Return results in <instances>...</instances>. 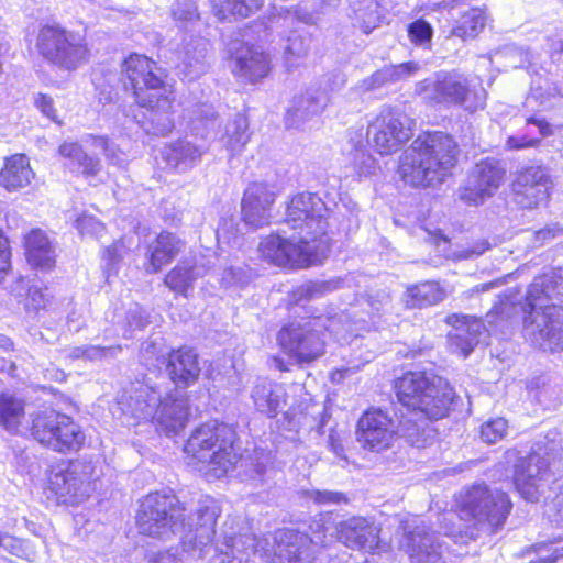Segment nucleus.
<instances>
[{
  "label": "nucleus",
  "instance_id": "nucleus-45",
  "mask_svg": "<svg viewBox=\"0 0 563 563\" xmlns=\"http://www.w3.org/2000/svg\"><path fill=\"white\" fill-rule=\"evenodd\" d=\"M191 123L194 130L199 132L205 130L207 134L213 132L219 134L217 128L219 126V113L214 110L212 104L200 103L192 110Z\"/></svg>",
  "mask_w": 563,
  "mask_h": 563
},
{
  "label": "nucleus",
  "instance_id": "nucleus-46",
  "mask_svg": "<svg viewBox=\"0 0 563 563\" xmlns=\"http://www.w3.org/2000/svg\"><path fill=\"white\" fill-rule=\"evenodd\" d=\"M527 123L533 124L538 128L540 137H528L527 135L509 136L506 141L507 148L518 151L528 147H536L539 145L541 137L551 133L550 125L543 119L531 117L527 120Z\"/></svg>",
  "mask_w": 563,
  "mask_h": 563
},
{
  "label": "nucleus",
  "instance_id": "nucleus-64",
  "mask_svg": "<svg viewBox=\"0 0 563 563\" xmlns=\"http://www.w3.org/2000/svg\"><path fill=\"white\" fill-rule=\"evenodd\" d=\"M548 517L553 525L563 527V492L553 499Z\"/></svg>",
  "mask_w": 563,
  "mask_h": 563
},
{
  "label": "nucleus",
  "instance_id": "nucleus-25",
  "mask_svg": "<svg viewBox=\"0 0 563 563\" xmlns=\"http://www.w3.org/2000/svg\"><path fill=\"white\" fill-rule=\"evenodd\" d=\"M277 552L275 563H312L316 547L321 542L292 529L276 531Z\"/></svg>",
  "mask_w": 563,
  "mask_h": 563
},
{
  "label": "nucleus",
  "instance_id": "nucleus-15",
  "mask_svg": "<svg viewBox=\"0 0 563 563\" xmlns=\"http://www.w3.org/2000/svg\"><path fill=\"white\" fill-rule=\"evenodd\" d=\"M48 488L63 504L76 505L86 500L97 489V476L91 462L75 460L52 467Z\"/></svg>",
  "mask_w": 563,
  "mask_h": 563
},
{
  "label": "nucleus",
  "instance_id": "nucleus-1",
  "mask_svg": "<svg viewBox=\"0 0 563 563\" xmlns=\"http://www.w3.org/2000/svg\"><path fill=\"white\" fill-rule=\"evenodd\" d=\"M219 514L217 503L208 498L199 504L194 515L188 516L174 494L155 492L142 499L136 526L141 534L162 541L179 536L183 552L199 560L212 548Z\"/></svg>",
  "mask_w": 563,
  "mask_h": 563
},
{
  "label": "nucleus",
  "instance_id": "nucleus-61",
  "mask_svg": "<svg viewBox=\"0 0 563 563\" xmlns=\"http://www.w3.org/2000/svg\"><path fill=\"white\" fill-rule=\"evenodd\" d=\"M161 347L153 341L144 342L141 346V356L147 365L159 366L163 358Z\"/></svg>",
  "mask_w": 563,
  "mask_h": 563
},
{
  "label": "nucleus",
  "instance_id": "nucleus-38",
  "mask_svg": "<svg viewBox=\"0 0 563 563\" xmlns=\"http://www.w3.org/2000/svg\"><path fill=\"white\" fill-rule=\"evenodd\" d=\"M446 291L440 284H412L404 294L407 308H423L442 301Z\"/></svg>",
  "mask_w": 563,
  "mask_h": 563
},
{
  "label": "nucleus",
  "instance_id": "nucleus-32",
  "mask_svg": "<svg viewBox=\"0 0 563 563\" xmlns=\"http://www.w3.org/2000/svg\"><path fill=\"white\" fill-rule=\"evenodd\" d=\"M58 154L67 159V166L85 178L96 177L101 170L100 159L89 155L77 142L65 141L58 147Z\"/></svg>",
  "mask_w": 563,
  "mask_h": 563
},
{
  "label": "nucleus",
  "instance_id": "nucleus-30",
  "mask_svg": "<svg viewBox=\"0 0 563 563\" xmlns=\"http://www.w3.org/2000/svg\"><path fill=\"white\" fill-rule=\"evenodd\" d=\"M27 263L42 271H49L55 265V246L41 229L30 231L24 238Z\"/></svg>",
  "mask_w": 563,
  "mask_h": 563
},
{
  "label": "nucleus",
  "instance_id": "nucleus-18",
  "mask_svg": "<svg viewBox=\"0 0 563 563\" xmlns=\"http://www.w3.org/2000/svg\"><path fill=\"white\" fill-rule=\"evenodd\" d=\"M505 175L506 169L499 161L485 158L478 162L460 189V198L474 206L484 203L497 192Z\"/></svg>",
  "mask_w": 563,
  "mask_h": 563
},
{
  "label": "nucleus",
  "instance_id": "nucleus-39",
  "mask_svg": "<svg viewBox=\"0 0 563 563\" xmlns=\"http://www.w3.org/2000/svg\"><path fill=\"white\" fill-rule=\"evenodd\" d=\"M311 38L306 32L291 31L284 46V63L288 70L299 67L310 51Z\"/></svg>",
  "mask_w": 563,
  "mask_h": 563
},
{
  "label": "nucleus",
  "instance_id": "nucleus-34",
  "mask_svg": "<svg viewBox=\"0 0 563 563\" xmlns=\"http://www.w3.org/2000/svg\"><path fill=\"white\" fill-rule=\"evenodd\" d=\"M420 66L416 62H407L398 65H388L372 74L360 82V89L363 91H373L380 87L406 79L419 70Z\"/></svg>",
  "mask_w": 563,
  "mask_h": 563
},
{
  "label": "nucleus",
  "instance_id": "nucleus-23",
  "mask_svg": "<svg viewBox=\"0 0 563 563\" xmlns=\"http://www.w3.org/2000/svg\"><path fill=\"white\" fill-rule=\"evenodd\" d=\"M164 391L161 385L147 378L144 383L133 387L125 399H122V410L136 420L154 423L159 409Z\"/></svg>",
  "mask_w": 563,
  "mask_h": 563
},
{
  "label": "nucleus",
  "instance_id": "nucleus-12",
  "mask_svg": "<svg viewBox=\"0 0 563 563\" xmlns=\"http://www.w3.org/2000/svg\"><path fill=\"white\" fill-rule=\"evenodd\" d=\"M416 93L429 103L459 104L471 112L483 108L486 100L482 87L471 88L468 79L454 71H440L432 78L419 81Z\"/></svg>",
  "mask_w": 563,
  "mask_h": 563
},
{
  "label": "nucleus",
  "instance_id": "nucleus-16",
  "mask_svg": "<svg viewBox=\"0 0 563 563\" xmlns=\"http://www.w3.org/2000/svg\"><path fill=\"white\" fill-rule=\"evenodd\" d=\"M258 251L265 261L282 267H306L327 257L324 242L308 245L299 242L294 233L288 238L271 234L260 243Z\"/></svg>",
  "mask_w": 563,
  "mask_h": 563
},
{
  "label": "nucleus",
  "instance_id": "nucleus-44",
  "mask_svg": "<svg viewBox=\"0 0 563 563\" xmlns=\"http://www.w3.org/2000/svg\"><path fill=\"white\" fill-rule=\"evenodd\" d=\"M170 14L178 29L189 31L200 22V13L195 0H175Z\"/></svg>",
  "mask_w": 563,
  "mask_h": 563
},
{
  "label": "nucleus",
  "instance_id": "nucleus-2",
  "mask_svg": "<svg viewBox=\"0 0 563 563\" xmlns=\"http://www.w3.org/2000/svg\"><path fill=\"white\" fill-rule=\"evenodd\" d=\"M325 284H299L287 290L286 308L294 309L298 318L289 320L282 325L276 334L280 350L297 364H308L324 353L325 331L334 333L339 340L349 341L362 336L368 331L367 322L363 319H352L350 314L342 313L333 319L325 320L313 317L306 310V303L322 292Z\"/></svg>",
  "mask_w": 563,
  "mask_h": 563
},
{
  "label": "nucleus",
  "instance_id": "nucleus-60",
  "mask_svg": "<svg viewBox=\"0 0 563 563\" xmlns=\"http://www.w3.org/2000/svg\"><path fill=\"white\" fill-rule=\"evenodd\" d=\"M0 548L5 550L8 553L21 559H24L27 555L24 541L9 533H3L0 541Z\"/></svg>",
  "mask_w": 563,
  "mask_h": 563
},
{
  "label": "nucleus",
  "instance_id": "nucleus-22",
  "mask_svg": "<svg viewBox=\"0 0 563 563\" xmlns=\"http://www.w3.org/2000/svg\"><path fill=\"white\" fill-rule=\"evenodd\" d=\"M445 323L451 327L448 332L449 349L452 353L467 357L479 343L484 323L475 316L452 313Z\"/></svg>",
  "mask_w": 563,
  "mask_h": 563
},
{
  "label": "nucleus",
  "instance_id": "nucleus-40",
  "mask_svg": "<svg viewBox=\"0 0 563 563\" xmlns=\"http://www.w3.org/2000/svg\"><path fill=\"white\" fill-rule=\"evenodd\" d=\"M211 4L214 15L222 21L250 16L263 5V0H211Z\"/></svg>",
  "mask_w": 563,
  "mask_h": 563
},
{
  "label": "nucleus",
  "instance_id": "nucleus-50",
  "mask_svg": "<svg viewBox=\"0 0 563 563\" xmlns=\"http://www.w3.org/2000/svg\"><path fill=\"white\" fill-rule=\"evenodd\" d=\"M356 19L362 22L365 33L377 27L380 22L378 4L374 0H363L361 7L355 10Z\"/></svg>",
  "mask_w": 563,
  "mask_h": 563
},
{
  "label": "nucleus",
  "instance_id": "nucleus-48",
  "mask_svg": "<svg viewBox=\"0 0 563 563\" xmlns=\"http://www.w3.org/2000/svg\"><path fill=\"white\" fill-rule=\"evenodd\" d=\"M561 538L547 539L532 545L533 551L539 555L537 560L530 563H555L559 559H563V545L558 547Z\"/></svg>",
  "mask_w": 563,
  "mask_h": 563
},
{
  "label": "nucleus",
  "instance_id": "nucleus-10",
  "mask_svg": "<svg viewBox=\"0 0 563 563\" xmlns=\"http://www.w3.org/2000/svg\"><path fill=\"white\" fill-rule=\"evenodd\" d=\"M433 430L424 421H413L401 412L393 416L380 408L369 409L357 422L356 440L364 449L382 452L388 449L395 437L399 434L411 445L421 448L432 438Z\"/></svg>",
  "mask_w": 563,
  "mask_h": 563
},
{
  "label": "nucleus",
  "instance_id": "nucleus-31",
  "mask_svg": "<svg viewBox=\"0 0 563 563\" xmlns=\"http://www.w3.org/2000/svg\"><path fill=\"white\" fill-rule=\"evenodd\" d=\"M328 103V97L323 91L309 89L294 100L292 107L287 112V124L299 128L301 123L314 115H319Z\"/></svg>",
  "mask_w": 563,
  "mask_h": 563
},
{
  "label": "nucleus",
  "instance_id": "nucleus-51",
  "mask_svg": "<svg viewBox=\"0 0 563 563\" xmlns=\"http://www.w3.org/2000/svg\"><path fill=\"white\" fill-rule=\"evenodd\" d=\"M206 267L203 265L191 264L189 261H183L172 272L173 282H195L203 278Z\"/></svg>",
  "mask_w": 563,
  "mask_h": 563
},
{
  "label": "nucleus",
  "instance_id": "nucleus-36",
  "mask_svg": "<svg viewBox=\"0 0 563 563\" xmlns=\"http://www.w3.org/2000/svg\"><path fill=\"white\" fill-rule=\"evenodd\" d=\"M202 150L186 140H178L164 147L162 155L166 163L178 172H187L201 158Z\"/></svg>",
  "mask_w": 563,
  "mask_h": 563
},
{
  "label": "nucleus",
  "instance_id": "nucleus-24",
  "mask_svg": "<svg viewBox=\"0 0 563 563\" xmlns=\"http://www.w3.org/2000/svg\"><path fill=\"white\" fill-rule=\"evenodd\" d=\"M550 180L541 167H529L518 173L512 184L515 202L523 209H532L547 200Z\"/></svg>",
  "mask_w": 563,
  "mask_h": 563
},
{
  "label": "nucleus",
  "instance_id": "nucleus-58",
  "mask_svg": "<svg viewBox=\"0 0 563 563\" xmlns=\"http://www.w3.org/2000/svg\"><path fill=\"white\" fill-rule=\"evenodd\" d=\"M92 139V144L96 147H99L103 151V154L106 158L113 165H122L124 163V155L122 152H120L112 143L109 142V140L104 136H93L90 135Z\"/></svg>",
  "mask_w": 563,
  "mask_h": 563
},
{
  "label": "nucleus",
  "instance_id": "nucleus-19",
  "mask_svg": "<svg viewBox=\"0 0 563 563\" xmlns=\"http://www.w3.org/2000/svg\"><path fill=\"white\" fill-rule=\"evenodd\" d=\"M400 545L411 563H438L445 549L442 537L423 521L406 528Z\"/></svg>",
  "mask_w": 563,
  "mask_h": 563
},
{
  "label": "nucleus",
  "instance_id": "nucleus-6",
  "mask_svg": "<svg viewBox=\"0 0 563 563\" xmlns=\"http://www.w3.org/2000/svg\"><path fill=\"white\" fill-rule=\"evenodd\" d=\"M457 145L443 132L419 135L402 153L401 179L413 187L441 184L456 163Z\"/></svg>",
  "mask_w": 563,
  "mask_h": 563
},
{
  "label": "nucleus",
  "instance_id": "nucleus-13",
  "mask_svg": "<svg viewBox=\"0 0 563 563\" xmlns=\"http://www.w3.org/2000/svg\"><path fill=\"white\" fill-rule=\"evenodd\" d=\"M31 417V435L43 446L66 454L77 452L84 445L86 435L70 416L46 408Z\"/></svg>",
  "mask_w": 563,
  "mask_h": 563
},
{
  "label": "nucleus",
  "instance_id": "nucleus-52",
  "mask_svg": "<svg viewBox=\"0 0 563 563\" xmlns=\"http://www.w3.org/2000/svg\"><path fill=\"white\" fill-rule=\"evenodd\" d=\"M507 433V421L504 418H496L482 424L481 438L484 442L493 444L504 439Z\"/></svg>",
  "mask_w": 563,
  "mask_h": 563
},
{
  "label": "nucleus",
  "instance_id": "nucleus-43",
  "mask_svg": "<svg viewBox=\"0 0 563 563\" xmlns=\"http://www.w3.org/2000/svg\"><path fill=\"white\" fill-rule=\"evenodd\" d=\"M247 128L249 122L246 117L240 113L235 114L234 118L227 123L221 140L228 150L232 152L241 151L250 137Z\"/></svg>",
  "mask_w": 563,
  "mask_h": 563
},
{
  "label": "nucleus",
  "instance_id": "nucleus-11",
  "mask_svg": "<svg viewBox=\"0 0 563 563\" xmlns=\"http://www.w3.org/2000/svg\"><path fill=\"white\" fill-rule=\"evenodd\" d=\"M329 209L324 201L313 192H300L287 202L283 223L294 230L298 241L308 245L324 242L327 255L330 252L328 238Z\"/></svg>",
  "mask_w": 563,
  "mask_h": 563
},
{
  "label": "nucleus",
  "instance_id": "nucleus-59",
  "mask_svg": "<svg viewBox=\"0 0 563 563\" xmlns=\"http://www.w3.org/2000/svg\"><path fill=\"white\" fill-rule=\"evenodd\" d=\"M277 552L276 532L271 536H263L256 538L255 555L265 559H272L275 563Z\"/></svg>",
  "mask_w": 563,
  "mask_h": 563
},
{
  "label": "nucleus",
  "instance_id": "nucleus-9",
  "mask_svg": "<svg viewBox=\"0 0 563 563\" xmlns=\"http://www.w3.org/2000/svg\"><path fill=\"white\" fill-rule=\"evenodd\" d=\"M462 514L473 521L472 526L445 531L455 543L476 540L481 533L492 534L505 523L512 504L508 495L497 488L478 484L472 486L461 503Z\"/></svg>",
  "mask_w": 563,
  "mask_h": 563
},
{
  "label": "nucleus",
  "instance_id": "nucleus-63",
  "mask_svg": "<svg viewBox=\"0 0 563 563\" xmlns=\"http://www.w3.org/2000/svg\"><path fill=\"white\" fill-rule=\"evenodd\" d=\"M239 238V229L234 223L233 219H223L221 224L217 230V239L218 241H222L223 243H235Z\"/></svg>",
  "mask_w": 563,
  "mask_h": 563
},
{
  "label": "nucleus",
  "instance_id": "nucleus-47",
  "mask_svg": "<svg viewBox=\"0 0 563 563\" xmlns=\"http://www.w3.org/2000/svg\"><path fill=\"white\" fill-rule=\"evenodd\" d=\"M124 253L125 246L121 241L114 242L106 249L102 257V267L107 282L111 278L118 277V273L121 267V260Z\"/></svg>",
  "mask_w": 563,
  "mask_h": 563
},
{
  "label": "nucleus",
  "instance_id": "nucleus-5",
  "mask_svg": "<svg viewBox=\"0 0 563 563\" xmlns=\"http://www.w3.org/2000/svg\"><path fill=\"white\" fill-rule=\"evenodd\" d=\"M122 81L133 91L136 103L151 111V122H139L147 134L167 135L174 129L170 114L175 96L164 80V71L144 55L132 54L122 64Z\"/></svg>",
  "mask_w": 563,
  "mask_h": 563
},
{
  "label": "nucleus",
  "instance_id": "nucleus-26",
  "mask_svg": "<svg viewBox=\"0 0 563 563\" xmlns=\"http://www.w3.org/2000/svg\"><path fill=\"white\" fill-rule=\"evenodd\" d=\"M162 365H165L170 380L180 388L195 384L200 375L201 367L198 354L187 347H181L166 355H162Z\"/></svg>",
  "mask_w": 563,
  "mask_h": 563
},
{
  "label": "nucleus",
  "instance_id": "nucleus-49",
  "mask_svg": "<svg viewBox=\"0 0 563 563\" xmlns=\"http://www.w3.org/2000/svg\"><path fill=\"white\" fill-rule=\"evenodd\" d=\"M448 246L449 241L445 238H441L437 241L438 251L443 253V255L446 258L452 260H467L474 256H479L489 249V244L487 241H481L476 243L473 247L462 249L453 252H449Z\"/></svg>",
  "mask_w": 563,
  "mask_h": 563
},
{
  "label": "nucleus",
  "instance_id": "nucleus-62",
  "mask_svg": "<svg viewBox=\"0 0 563 563\" xmlns=\"http://www.w3.org/2000/svg\"><path fill=\"white\" fill-rule=\"evenodd\" d=\"M76 228L85 235H98L103 231V224L92 216H81L76 221Z\"/></svg>",
  "mask_w": 563,
  "mask_h": 563
},
{
  "label": "nucleus",
  "instance_id": "nucleus-28",
  "mask_svg": "<svg viewBox=\"0 0 563 563\" xmlns=\"http://www.w3.org/2000/svg\"><path fill=\"white\" fill-rule=\"evenodd\" d=\"M189 416L188 399L178 390L166 394L161 402L154 423L166 435L176 434L186 426Z\"/></svg>",
  "mask_w": 563,
  "mask_h": 563
},
{
  "label": "nucleus",
  "instance_id": "nucleus-41",
  "mask_svg": "<svg viewBox=\"0 0 563 563\" xmlns=\"http://www.w3.org/2000/svg\"><path fill=\"white\" fill-rule=\"evenodd\" d=\"M486 21L487 16L483 8H471L455 21L451 33L462 40L474 38L483 31Z\"/></svg>",
  "mask_w": 563,
  "mask_h": 563
},
{
  "label": "nucleus",
  "instance_id": "nucleus-33",
  "mask_svg": "<svg viewBox=\"0 0 563 563\" xmlns=\"http://www.w3.org/2000/svg\"><path fill=\"white\" fill-rule=\"evenodd\" d=\"M282 386L266 378H258L251 390V398L257 411L267 417H275L284 401Z\"/></svg>",
  "mask_w": 563,
  "mask_h": 563
},
{
  "label": "nucleus",
  "instance_id": "nucleus-29",
  "mask_svg": "<svg viewBox=\"0 0 563 563\" xmlns=\"http://www.w3.org/2000/svg\"><path fill=\"white\" fill-rule=\"evenodd\" d=\"M186 247L185 241L172 232L163 231L147 247L146 273L159 272L169 264Z\"/></svg>",
  "mask_w": 563,
  "mask_h": 563
},
{
  "label": "nucleus",
  "instance_id": "nucleus-35",
  "mask_svg": "<svg viewBox=\"0 0 563 563\" xmlns=\"http://www.w3.org/2000/svg\"><path fill=\"white\" fill-rule=\"evenodd\" d=\"M209 42L203 37L191 38L184 46L183 71L194 80L208 69Z\"/></svg>",
  "mask_w": 563,
  "mask_h": 563
},
{
  "label": "nucleus",
  "instance_id": "nucleus-4",
  "mask_svg": "<svg viewBox=\"0 0 563 563\" xmlns=\"http://www.w3.org/2000/svg\"><path fill=\"white\" fill-rule=\"evenodd\" d=\"M236 431L230 424L210 421L198 427L188 439L185 451L201 463L210 465L217 477L236 466L246 477L262 476L271 462V454L255 449L245 456H239L235 449Z\"/></svg>",
  "mask_w": 563,
  "mask_h": 563
},
{
  "label": "nucleus",
  "instance_id": "nucleus-14",
  "mask_svg": "<svg viewBox=\"0 0 563 563\" xmlns=\"http://www.w3.org/2000/svg\"><path fill=\"white\" fill-rule=\"evenodd\" d=\"M36 47L48 63L63 70H76L89 59L85 38L79 33L57 26L42 27Z\"/></svg>",
  "mask_w": 563,
  "mask_h": 563
},
{
  "label": "nucleus",
  "instance_id": "nucleus-42",
  "mask_svg": "<svg viewBox=\"0 0 563 563\" xmlns=\"http://www.w3.org/2000/svg\"><path fill=\"white\" fill-rule=\"evenodd\" d=\"M24 416V402L11 394H0V424L9 432H15Z\"/></svg>",
  "mask_w": 563,
  "mask_h": 563
},
{
  "label": "nucleus",
  "instance_id": "nucleus-57",
  "mask_svg": "<svg viewBox=\"0 0 563 563\" xmlns=\"http://www.w3.org/2000/svg\"><path fill=\"white\" fill-rule=\"evenodd\" d=\"M352 163L358 176H367L375 169L374 157L363 148H355Z\"/></svg>",
  "mask_w": 563,
  "mask_h": 563
},
{
  "label": "nucleus",
  "instance_id": "nucleus-3",
  "mask_svg": "<svg viewBox=\"0 0 563 563\" xmlns=\"http://www.w3.org/2000/svg\"><path fill=\"white\" fill-rule=\"evenodd\" d=\"M556 284H528L525 295L509 292L486 316L488 323L496 318L508 319L523 312V335L534 347L544 352L563 351V307L550 302Z\"/></svg>",
  "mask_w": 563,
  "mask_h": 563
},
{
  "label": "nucleus",
  "instance_id": "nucleus-17",
  "mask_svg": "<svg viewBox=\"0 0 563 563\" xmlns=\"http://www.w3.org/2000/svg\"><path fill=\"white\" fill-rule=\"evenodd\" d=\"M415 121L404 111L384 107L367 126L369 144L380 154L397 152L413 135Z\"/></svg>",
  "mask_w": 563,
  "mask_h": 563
},
{
  "label": "nucleus",
  "instance_id": "nucleus-56",
  "mask_svg": "<svg viewBox=\"0 0 563 563\" xmlns=\"http://www.w3.org/2000/svg\"><path fill=\"white\" fill-rule=\"evenodd\" d=\"M432 33V27L423 20H417L408 26L409 37L417 45L428 44L431 41Z\"/></svg>",
  "mask_w": 563,
  "mask_h": 563
},
{
  "label": "nucleus",
  "instance_id": "nucleus-21",
  "mask_svg": "<svg viewBox=\"0 0 563 563\" xmlns=\"http://www.w3.org/2000/svg\"><path fill=\"white\" fill-rule=\"evenodd\" d=\"M229 53L234 63L233 73L250 82L263 79L271 70L268 55L254 45L232 41Z\"/></svg>",
  "mask_w": 563,
  "mask_h": 563
},
{
  "label": "nucleus",
  "instance_id": "nucleus-55",
  "mask_svg": "<svg viewBox=\"0 0 563 563\" xmlns=\"http://www.w3.org/2000/svg\"><path fill=\"white\" fill-rule=\"evenodd\" d=\"M307 498L316 503L317 505H339L346 503L347 498L344 494L333 490H319L310 489L306 492Z\"/></svg>",
  "mask_w": 563,
  "mask_h": 563
},
{
  "label": "nucleus",
  "instance_id": "nucleus-37",
  "mask_svg": "<svg viewBox=\"0 0 563 563\" xmlns=\"http://www.w3.org/2000/svg\"><path fill=\"white\" fill-rule=\"evenodd\" d=\"M33 176L29 158L23 154H15L7 158L0 172V185L8 190H18L29 185Z\"/></svg>",
  "mask_w": 563,
  "mask_h": 563
},
{
  "label": "nucleus",
  "instance_id": "nucleus-7",
  "mask_svg": "<svg viewBox=\"0 0 563 563\" xmlns=\"http://www.w3.org/2000/svg\"><path fill=\"white\" fill-rule=\"evenodd\" d=\"M398 401L413 421L439 420L448 415L455 399L453 387L443 378L423 372H409L395 384Z\"/></svg>",
  "mask_w": 563,
  "mask_h": 563
},
{
  "label": "nucleus",
  "instance_id": "nucleus-54",
  "mask_svg": "<svg viewBox=\"0 0 563 563\" xmlns=\"http://www.w3.org/2000/svg\"><path fill=\"white\" fill-rule=\"evenodd\" d=\"M150 324L148 314L146 311L135 305L130 308L126 312V331L124 333L125 338H132L133 332L136 330H143Z\"/></svg>",
  "mask_w": 563,
  "mask_h": 563
},
{
  "label": "nucleus",
  "instance_id": "nucleus-53",
  "mask_svg": "<svg viewBox=\"0 0 563 563\" xmlns=\"http://www.w3.org/2000/svg\"><path fill=\"white\" fill-rule=\"evenodd\" d=\"M46 290V287L43 289L37 285H32L27 288L26 296L23 300L24 308L27 312H37L47 306L49 295L45 292Z\"/></svg>",
  "mask_w": 563,
  "mask_h": 563
},
{
  "label": "nucleus",
  "instance_id": "nucleus-27",
  "mask_svg": "<svg viewBox=\"0 0 563 563\" xmlns=\"http://www.w3.org/2000/svg\"><path fill=\"white\" fill-rule=\"evenodd\" d=\"M379 529L363 517H353L339 525L338 537L351 549L373 552L380 549Z\"/></svg>",
  "mask_w": 563,
  "mask_h": 563
},
{
  "label": "nucleus",
  "instance_id": "nucleus-20",
  "mask_svg": "<svg viewBox=\"0 0 563 563\" xmlns=\"http://www.w3.org/2000/svg\"><path fill=\"white\" fill-rule=\"evenodd\" d=\"M276 199L273 186L265 183H253L244 191L241 202L243 222L254 229L269 223L272 206Z\"/></svg>",
  "mask_w": 563,
  "mask_h": 563
},
{
  "label": "nucleus",
  "instance_id": "nucleus-8",
  "mask_svg": "<svg viewBox=\"0 0 563 563\" xmlns=\"http://www.w3.org/2000/svg\"><path fill=\"white\" fill-rule=\"evenodd\" d=\"M550 434L536 441L514 465V484L528 501H538L549 483L563 474V439Z\"/></svg>",
  "mask_w": 563,
  "mask_h": 563
}]
</instances>
